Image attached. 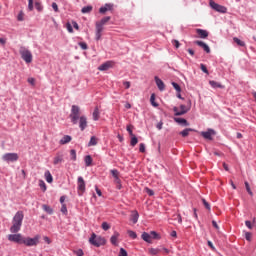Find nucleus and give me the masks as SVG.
Instances as JSON below:
<instances>
[{
	"instance_id": "obj_20",
	"label": "nucleus",
	"mask_w": 256,
	"mask_h": 256,
	"mask_svg": "<svg viewBox=\"0 0 256 256\" xmlns=\"http://www.w3.org/2000/svg\"><path fill=\"white\" fill-rule=\"evenodd\" d=\"M175 123L178 125H183V127H189V122L185 118H174Z\"/></svg>"
},
{
	"instance_id": "obj_12",
	"label": "nucleus",
	"mask_w": 256,
	"mask_h": 256,
	"mask_svg": "<svg viewBox=\"0 0 256 256\" xmlns=\"http://www.w3.org/2000/svg\"><path fill=\"white\" fill-rule=\"evenodd\" d=\"M194 44L198 45V47H201L203 51H205V53H211V48L209 47V45H207V43L201 40H196L194 41Z\"/></svg>"
},
{
	"instance_id": "obj_13",
	"label": "nucleus",
	"mask_w": 256,
	"mask_h": 256,
	"mask_svg": "<svg viewBox=\"0 0 256 256\" xmlns=\"http://www.w3.org/2000/svg\"><path fill=\"white\" fill-rule=\"evenodd\" d=\"M113 61H107L103 64H101L99 67H98V70L99 71H109V69H111V67H113Z\"/></svg>"
},
{
	"instance_id": "obj_36",
	"label": "nucleus",
	"mask_w": 256,
	"mask_h": 256,
	"mask_svg": "<svg viewBox=\"0 0 256 256\" xmlns=\"http://www.w3.org/2000/svg\"><path fill=\"white\" fill-rule=\"evenodd\" d=\"M160 251H161V250L158 249V248H150V249H149L150 255H159Z\"/></svg>"
},
{
	"instance_id": "obj_41",
	"label": "nucleus",
	"mask_w": 256,
	"mask_h": 256,
	"mask_svg": "<svg viewBox=\"0 0 256 256\" xmlns=\"http://www.w3.org/2000/svg\"><path fill=\"white\" fill-rule=\"evenodd\" d=\"M244 185L246 187L247 193H249L251 197H253V191H251V186H249V182H245Z\"/></svg>"
},
{
	"instance_id": "obj_17",
	"label": "nucleus",
	"mask_w": 256,
	"mask_h": 256,
	"mask_svg": "<svg viewBox=\"0 0 256 256\" xmlns=\"http://www.w3.org/2000/svg\"><path fill=\"white\" fill-rule=\"evenodd\" d=\"M197 35H199L200 39H207L209 37V32L203 29H196Z\"/></svg>"
},
{
	"instance_id": "obj_8",
	"label": "nucleus",
	"mask_w": 256,
	"mask_h": 256,
	"mask_svg": "<svg viewBox=\"0 0 256 256\" xmlns=\"http://www.w3.org/2000/svg\"><path fill=\"white\" fill-rule=\"evenodd\" d=\"M180 112L175 113V117H181V115H185L186 113H189L191 111V100H188V106H185L184 104L180 105Z\"/></svg>"
},
{
	"instance_id": "obj_61",
	"label": "nucleus",
	"mask_w": 256,
	"mask_h": 256,
	"mask_svg": "<svg viewBox=\"0 0 256 256\" xmlns=\"http://www.w3.org/2000/svg\"><path fill=\"white\" fill-rule=\"evenodd\" d=\"M123 85H124L125 89H129L131 87V82L125 81V82H123Z\"/></svg>"
},
{
	"instance_id": "obj_25",
	"label": "nucleus",
	"mask_w": 256,
	"mask_h": 256,
	"mask_svg": "<svg viewBox=\"0 0 256 256\" xmlns=\"http://www.w3.org/2000/svg\"><path fill=\"white\" fill-rule=\"evenodd\" d=\"M131 221L135 224L139 221V212L133 211L131 215Z\"/></svg>"
},
{
	"instance_id": "obj_4",
	"label": "nucleus",
	"mask_w": 256,
	"mask_h": 256,
	"mask_svg": "<svg viewBox=\"0 0 256 256\" xmlns=\"http://www.w3.org/2000/svg\"><path fill=\"white\" fill-rule=\"evenodd\" d=\"M21 55V59L25 61V63H32L33 62V54L31 51L25 47H21L19 51Z\"/></svg>"
},
{
	"instance_id": "obj_32",
	"label": "nucleus",
	"mask_w": 256,
	"mask_h": 256,
	"mask_svg": "<svg viewBox=\"0 0 256 256\" xmlns=\"http://www.w3.org/2000/svg\"><path fill=\"white\" fill-rule=\"evenodd\" d=\"M234 43H237L239 47H245V42L237 37L233 38Z\"/></svg>"
},
{
	"instance_id": "obj_46",
	"label": "nucleus",
	"mask_w": 256,
	"mask_h": 256,
	"mask_svg": "<svg viewBox=\"0 0 256 256\" xmlns=\"http://www.w3.org/2000/svg\"><path fill=\"white\" fill-rule=\"evenodd\" d=\"M110 173H111L112 177H114V179L119 177V170H117V169L111 170Z\"/></svg>"
},
{
	"instance_id": "obj_38",
	"label": "nucleus",
	"mask_w": 256,
	"mask_h": 256,
	"mask_svg": "<svg viewBox=\"0 0 256 256\" xmlns=\"http://www.w3.org/2000/svg\"><path fill=\"white\" fill-rule=\"evenodd\" d=\"M39 187L42 189V191H47V185L45 184V181L39 180Z\"/></svg>"
},
{
	"instance_id": "obj_51",
	"label": "nucleus",
	"mask_w": 256,
	"mask_h": 256,
	"mask_svg": "<svg viewBox=\"0 0 256 256\" xmlns=\"http://www.w3.org/2000/svg\"><path fill=\"white\" fill-rule=\"evenodd\" d=\"M75 255L77 256H83L85 253L83 252V249H78L74 251Z\"/></svg>"
},
{
	"instance_id": "obj_23",
	"label": "nucleus",
	"mask_w": 256,
	"mask_h": 256,
	"mask_svg": "<svg viewBox=\"0 0 256 256\" xmlns=\"http://www.w3.org/2000/svg\"><path fill=\"white\" fill-rule=\"evenodd\" d=\"M143 241H145L146 243H151V234L147 233V232H143L141 235Z\"/></svg>"
},
{
	"instance_id": "obj_43",
	"label": "nucleus",
	"mask_w": 256,
	"mask_h": 256,
	"mask_svg": "<svg viewBox=\"0 0 256 256\" xmlns=\"http://www.w3.org/2000/svg\"><path fill=\"white\" fill-rule=\"evenodd\" d=\"M78 45L79 47H81L83 51H87V49H89V47L87 46V43L85 42H79Z\"/></svg>"
},
{
	"instance_id": "obj_60",
	"label": "nucleus",
	"mask_w": 256,
	"mask_h": 256,
	"mask_svg": "<svg viewBox=\"0 0 256 256\" xmlns=\"http://www.w3.org/2000/svg\"><path fill=\"white\" fill-rule=\"evenodd\" d=\"M139 151L140 153H145V145L143 143L140 144Z\"/></svg>"
},
{
	"instance_id": "obj_45",
	"label": "nucleus",
	"mask_w": 256,
	"mask_h": 256,
	"mask_svg": "<svg viewBox=\"0 0 256 256\" xmlns=\"http://www.w3.org/2000/svg\"><path fill=\"white\" fill-rule=\"evenodd\" d=\"M151 239H160L159 234L156 231L150 232Z\"/></svg>"
},
{
	"instance_id": "obj_5",
	"label": "nucleus",
	"mask_w": 256,
	"mask_h": 256,
	"mask_svg": "<svg viewBox=\"0 0 256 256\" xmlns=\"http://www.w3.org/2000/svg\"><path fill=\"white\" fill-rule=\"evenodd\" d=\"M39 239H41V236L36 235L34 238H23V245H26V247H35L39 245Z\"/></svg>"
},
{
	"instance_id": "obj_19",
	"label": "nucleus",
	"mask_w": 256,
	"mask_h": 256,
	"mask_svg": "<svg viewBox=\"0 0 256 256\" xmlns=\"http://www.w3.org/2000/svg\"><path fill=\"white\" fill-rule=\"evenodd\" d=\"M72 137L70 135H64L62 139L59 141L60 145H67V143H71Z\"/></svg>"
},
{
	"instance_id": "obj_28",
	"label": "nucleus",
	"mask_w": 256,
	"mask_h": 256,
	"mask_svg": "<svg viewBox=\"0 0 256 256\" xmlns=\"http://www.w3.org/2000/svg\"><path fill=\"white\" fill-rule=\"evenodd\" d=\"M84 161L86 167H91V164L93 163V158L91 157V155H87L85 156Z\"/></svg>"
},
{
	"instance_id": "obj_44",
	"label": "nucleus",
	"mask_w": 256,
	"mask_h": 256,
	"mask_svg": "<svg viewBox=\"0 0 256 256\" xmlns=\"http://www.w3.org/2000/svg\"><path fill=\"white\" fill-rule=\"evenodd\" d=\"M172 86L177 93H181V86H179L176 82H172Z\"/></svg>"
},
{
	"instance_id": "obj_33",
	"label": "nucleus",
	"mask_w": 256,
	"mask_h": 256,
	"mask_svg": "<svg viewBox=\"0 0 256 256\" xmlns=\"http://www.w3.org/2000/svg\"><path fill=\"white\" fill-rule=\"evenodd\" d=\"M93 11V6H84L81 10L82 13H91Z\"/></svg>"
},
{
	"instance_id": "obj_48",
	"label": "nucleus",
	"mask_w": 256,
	"mask_h": 256,
	"mask_svg": "<svg viewBox=\"0 0 256 256\" xmlns=\"http://www.w3.org/2000/svg\"><path fill=\"white\" fill-rule=\"evenodd\" d=\"M25 14L23 13V11H20L18 16H17V20L18 21H24L25 20Z\"/></svg>"
},
{
	"instance_id": "obj_53",
	"label": "nucleus",
	"mask_w": 256,
	"mask_h": 256,
	"mask_svg": "<svg viewBox=\"0 0 256 256\" xmlns=\"http://www.w3.org/2000/svg\"><path fill=\"white\" fill-rule=\"evenodd\" d=\"M146 193L149 197H153V195H155V192L150 188H146Z\"/></svg>"
},
{
	"instance_id": "obj_29",
	"label": "nucleus",
	"mask_w": 256,
	"mask_h": 256,
	"mask_svg": "<svg viewBox=\"0 0 256 256\" xmlns=\"http://www.w3.org/2000/svg\"><path fill=\"white\" fill-rule=\"evenodd\" d=\"M42 209L48 213V215H53V208H51L49 205L44 204L42 205Z\"/></svg>"
},
{
	"instance_id": "obj_2",
	"label": "nucleus",
	"mask_w": 256,
	"mask_h": 256,
	"mask_svg": "<svg viewBox=\"0 0 256 256\" xmlns=\"http://www.w3.org/2000/svg\"><path fill=\"white\" fill-rule=\"evenodd\" d=\"M25 215L23 211H18L13 217V225L10 227L12 233H19L21 231V226L23 225V219Z\"/></svg>"
},
{
	"instance_id": "obj_24",
	"label": "nucleus",
	"mask_w": 256,
	"mask_h": 256,
	"mask_svg": "<svg viewBox=\"0 0 256 256\" xmlns=\"http://www.w3.org/2000/svg\"><path fill=\"white\" fill-rule=\"evenodd\" d=\"M59 163H63V155L62 154H57L56 157L54 158L53 164L59 165Z\"/></svg>"
},
{
	"instance_id": "obj_50",
	"label": "nucleus",
	"mask_w": 256,
	"mask_h": 256,
	"mask_svg": "<svg viewBox=\"0 0 256 256\" xmlns=\"http://www.w3.org/2000/svg\"><path fill=\"white\" fill-rule=\"evenodd\" d=\"M66 29L68 31V33H73V26L71 25V23H67L66 24Z\"/></svg>"
},
{
	"instance_id": "obj_15",
	"label": "nucleus",
	"mask_w": 256,
	"mask_h": 256,
	"mask_svg": "<svg viewBox=\"0 0 256 256\" xmlns=\"http://www.w3.org/2000/svg\"><path fill=\"white\" fill-rule=\"evenodd\" d=\"M106 11H113V4L106 3L104 6L99 8V13L105 15Z\"/></svg>"
},
{
	"instance_id": "obj_7",
	"label": "nucleus",
	"mask_w": 256,
	"mask_h": 256,
	"mask_svg": "<svg viewBox=\"0 0 256 256\" xmlns=\"http://www.w3.org/2000/svg\"><path fill=\"white\" fill-rule=\"evenodd\" d=\"M209 6L211 7V9H213L214 11H217V13H227V7L216 3L213 0L209 1Z\"/></svg>"
},
{
	"instance_id": "obj_59",
	"label": "nucleus",
	"mask_w": 256,
	"mask_h": 256,
	"mask_svg": "<svg viewBox=\"0 0 256 256\" xmlns=\"http://www.w3.org/2000/svg\"><path fill=\"white\" fill-rule=\"evenodd\" d=\"M173 44L176 47V49H179V47H181V43H179V40H173Z\"/></svg>"
},
{
	"instance_id": "obj_57",
	"label": "nucleus",
	"mask_w": 256,
	"mask_h": 256,
	"mask_svg": "<svg viewBox=\"0 0 256 256\" xmlns=\"http://www.w3.org/2000/svg\"><path fill=\"white\" fill-rule=\"evenodd\" d=\"M245 225H246V227H247L248 229H253V224L251 223V221L246 220V221H245Z\"/></svg>"
},
{
	"instance_id": "obj_63",
	"label": "nucleus",
	"mask_w": 256,
	"mask_h": 256,
	"mask_svg": "<svg viewBox=\"0 0 256 256\" xmlns=\"http://www.w3.org/2000/svg\"><path fill=\"white\" fill-rule=\"evenodd\" d=\"M212 225H213V228H214V229L219 230V225L217 224V221L213 220V221H212Z\"/></svg>"
},
{
	"instance_id": "obj_3",
	"label": "nucleus",
	"mask_w": 256,
	"mask_h": 256,
	"mask_svg": "<svg viewBox=\"0 0 256 256\" xmlns=\"http://www.w3.org/2000/svg\"><path fill=\"white\" fill-rule=\"evenodd\" d=\"M90 245H93L94 247H103L107 243V240L101 236H97L96 233H93L91 237L89 238Z\"/></svg>"
},
{
	"instance_id": "obj_55",
	"label": "nucleus",
	"mask_w": 256,
	"mask_h": 256,
	"mask_svg": "<svg viewBox=\"0 0 256 256\" xmlns=\"http://www.w3.org/2000/svg\"><path fill=\"white\" fill-rule=\"evenodd\" d=\"M52 9L55 11V13H59V6L57 5V3H52Z\"/></svg>"
},
{
	"instance_id": "obj_42",
	"label": "nucleus",
	"mask_w": 256,
	"mask_h": 256,
	"mask_svg": "<svg viewBox=\"0 0 256 256\" xmlns=\"http://www.w3.org/2000/svg\"><path fill=\"white\" fill-rule=\"evenodd\" d=\"M102 229H103V231H109V229H111V225H109V223H107V222H103Z\"/></svg>"
},
{
	"instance_id": "obj_34",
	"label": "nucleus",
	"mask_w": 256,
	"mask_h": 256,
	"mask_svg": "<svg viewBox=\"0 0 256 256\" xmlns=\"http://www.w3.org/2000/svg\"><path fill=\"white\" fill-rule=\"evenodd\" d=\"M150 103H151L152 107H159V104L157 102H155V94H151Z\"/></svg>"
},
{
	"instance_id": "obj_27",
	"label": "nucleus",
	"mask_w": 256,
	"mask_h": 256,
	"mask_svg": "<svg viewBox=\"0 0 256 256\" xmlns=\"http://www.w3.org/2000/svg\"><path fill=\"white\" fill-rule=\"evenodd\" d=\"M44 175L47 183H53V175H51L49 170H47Z\"/></svg>"
},
{
	"instance_id": "obj_6",
	"label": "nucleus",
	"mask_w": 256,
	"mask_h": 256,
	"mask_svg": "<svg viewBox=\"0 0 256 256\" xmlns=\"http://www.w3.org/2000/svg\"><path fill=\"white\" fill-rule=\"evenodd\" d=\"M2 161H5L6 163H15V161H19V154L6 153L2 156Z\"/></svg>"
},
{
	"instance_id": "obj_10",
	"label": "nucleus",
	"mask_w": 256,
	"mask_h": 256,
	"mask_svg": "<svg viewBox=\"0 0 256 256\" xmlns=\"http://www.w3.org/2000/svg\"><path fill=\"white\" fill-rule=\"evenodd\" d=\"M204 139H208V141H213V135H217L214 129L209 128L207 131H202L200 133Z\"/></svg>"
},
{
	"instance_id": "obj_18",
	"label": "nucleus",
	"mask_w": 256,
	"mask_h": 256,
	"mask_svg": "<svg viewBox=\"0 0 256 256\" xmlns=\"http://www.w3.org/2000/svg\"><path fill=\"white\" fill-rule=\"evenodd\" d=\"M209 85L212 89H225V86L215 80H210Z\"/></svg>"
},
{
	"instance_id": "obj_1",
	"label": "nucleus",
	"mask_w": 256,
	"mask_h": 256,
	"mask_svg": "<svg viewBox=\"0 0 256 256\" xmlns=\"http://www.w3.org/2000/svg\"><path fill=\"white\" fill-rule=\"evenodd\" d=\"M69 118L73 125H77V123H79V129L81 131L87 129V116H81V108L78 105H72Z\"/></svg>"
},
{
	"instance_id": "obj_16",
	"label": "nucleus",
	"mask_w": 256,
	"mask_h": 256,
	"mask_svg": "<svg viewBox=\"0 0 256 256\" xmlns=\"http://www.w3.org/2000/svg\"><path fill=\"white\" fill-rule=\"evenodd\" d=\"M154 81H155L159 91H165V83L163 82V80H161L160 78L155 76Z\"/></svg>"
},
{
	"instance_id": "obj_11",
	"label": "nucleus",
	"mask_w": 256,
	"mask_h": 256,
	"mask_svg": "<svg viewBox=\"0 0 256 256\" xmlns=\"http://www.w3.org/2000/svg\"><path fill=\"white\" fill-rule=\"evenodd\" d=\"M23 235L17 233V234H9L8 235V241H12V243H23Z\"/></svg>"
},
{
	"instance_id": "obj_39",
	"label": "nucleus",
	"mask_w": 256,
	"mask_h": 256,
	"mask_svg": "<svg viewBox=\"0 0 256 256\" xmlns=\"http://www.w3.org/2000/svg\"><path fill=\"white\" fill-rule=\"evenodd\" d=\"M127 233H128V235H129V237H130L131 239H136V238H137V233H136L135 231H133V230H128Z\"/></svg>"
},
{
	"instance_id": "obj_58",
	"label": "nucleus",
	"mask_w": 256,
	"mask_h": 256,
	"mask_svg": "<svg viewBox=\"0 0 256 256\" xmlns=\"http://www.w3.org/2000/svg\"><path fill=\"white\" fill-rule=\"evenodd\" d=\"M28 9L29 11H33V0H28Z\"/></svg>"
},
{
	"instance_id": "obj_31",
	"label": "nucleus",
	"mask_w": 256,
	"mask_h": 256,
	"mask_svg": "<svg viewBox=\"0 0 256 256\" xmlns=\"http://www.w3.org/2000/svg\"><path fill=\"white\" fill-rule=\"evenodd\" d=\"M95 145H97V138H96L95 136H92V137L90 138L89 143H88V147H93V146H95Z\"/></svg>"
},
{
	"instance_id": "obj_62",
	"label": "nucleus",
	"mask_w": 256,
	"mask_h": 256,
	"mask_svg": "<svg viewBox=\"0 0 256 256\" xmlns=\"http://www.w3.org/2000/svg\"><path fill=\"white\" fill-rule=\"evenodd\" d=\"M95 191H96L98 197H101V195H103V193L101 192V190L97 186L95 187Z\"/></svg>"
},
{
	"instance_id": "obj_37",
	"label": "nucleus",
	"mask_w": 256,
	"mask_h": 256,
	"mask_svg": "<svg viewBox=\"0 0 256 256\" xmlns=\"http://www.w3.org/2000/svg\"><path fill=\"white\" fill-rule=\"evenodd\" d=\"M202 203H203L205 209H207L208 211H211V204H209V202H207V200H205V198H202Z\"/></svg>"
},
{
	"instance_id": "obj_35",
	"label": "nucleus",
	"mask_w": 256,
	"mask_h": 256,
	"mask_svg": "<svg viewBox=\"0 0 256 256\" xmlns=\"http://www.w3.org/2000/svg\"><path fill=\"white\" fill-rule=\"evenodd\" d=\"M70 157L72 161H77V151L75 149L70 150Z\"/></svg>"
},
{
	"instance_id": "obj_30",
	"label": "nucleus",
	"mask_w": 256,
	"mask_h": 256,
	"mask_svg": "<svg viewBox=\"0 0 256 256\" xmlns=\"http://www.w3.org/2000/svg\"><path fill=\"white\" fill-rule=\"evenodd\" d=\"M111 21V16H106L102 18L99 22H97L99 25H105L106 23H109Z\"/></svg>"
},
{
	"instance_id": "obj_56",
	"label": "nucleus",
	"mask_w": 256,
	"mask_h": 256,
	"mask_svg": "<svg viewBox=\"0 0 256 256\" xmlns=\"http://www.w3.org/2000/svg\"><path fill=\"white\" fill-rule=\"evenodd\" d=\"M252 234L251 232H245V239L246 241H251Z\"/></svg>"
},
{
	"instance_id": "obj_49",
	"label": "nucleus",
	"mask_w": 256,
	"mask_h": 256,
	"mask_svg": "<svg viewBox=\"0 0 256 256\" xmlns=\"http://www.w3.org/2000/svg\"><path fill=\"white\" fill-rule=\"evenodd\" d=\"M35 9L41 12L43 11V5H41L40 2H35Z\"/></svg>"
},
{
	"instance_id": "obj_47",
	"label": "nucleus",
	"mask_w": 256,
	"mask_h": 256,
	"mask_svg": "<svg viewBox=\"0 0 256 256\" xmlns=\"http://www.w3.org/2000/svg\"><path fill=\"white\" fill-rule=\"evenodd\" d=\"M200 69L203 71V73H206V75H209V70L207 69V66L205 64H200Z\"/></svg>"
},
{
	"instance_id": "obj_52",
	"label": "nucleus",
	"mask_w": 256,
	"mask_h": 256,
	"mask_svg": "<svg viewBox=\"0 0 256 256\" xmlns=\"http://www.w3.org/2000/svg\"><path fill=\"white\" fill-rule=\"evenodd\" d=\"M61 213H63V215H67V205L66 204H62Z\"/></svg>"
},
{
	"instance_id": "obj_64",
	"label": "nucleus",
	"mask_w": 256,
	"mask_h": 256,
	"mask_svg": "<svg viewBox=\"0 0 256 256\" xmlns=\"http://www.w3.org/2000/svg\"><path fill=\"white\" fill-rule=\"evenodd\" d=\"M72 25L74 27V29H76L77 31H79V24L75 21L72 22Z\"/></svg>"
},
{
	"instance_id": "obj_54",
	"label": "nucleus",
	"mask_w": 256,
	"mask_h": 256,
	"mask_svg": "<svg viewBox=\"0 0 256 256\" xmlns=\"http://www.w3.org/2000/svg\"><path fill=\"white\" fill-rule=\"evenodd\" d=\"M119 256H128L127 250H125V248H120Z\"/></svg>"
},
{
	"instance_id": "obj_22",
	"label": "nucleus",
	"mask_w": 256,
	"mask_h": 256,
	"mask_svg": "<svg viewBox=\"0 0 256 256\" xmlns=\"http://www.w3.org/2000/svg\"><path fill=\"white\" fill-rule=\"evenodd\" d=\"M119 232H114V235L111 236L110 242L112 245L117 246V239H119Z\"/></svg>"
},
{
	"instance_id": "obj_21",
	"label": "nucleus",
	"mask_w": 256,
	"mask_h": 256,
	"mask_svg": "<svg viewBox=\"0 0 256 256\" xmlns=\"http://www.w3.org/2000/svg\"><path fill=\"white\" fill-rule=\"evenodd\" d=\"M100 112H99V107H95L93 113H92V117H93V121H99V117H100Z\"/></svg>"
},
{
	"instance_id": "obj_9",
	"label": "nucleus",
	"mask_w": 256,
	"mask_h": 256,
	"mask_svg": "<svg viewBox=\"0 0 256 256\" xmlns=\"http://www.w3.org/2000/svg\"><path fill=\"white\" fill-rule=\"evenodd\" d=\"M78 195L79 197H83V194L85 193V180L80 176L78 177Z\"/></svg>"
},
{
	"instance_id": "obj_40",
	"label": "nucleus",
	"mask_w": 256,
	"mask_h": 256,
	"mask_svg": "<svg viewBox=\"0 0 256 256\" xmlns=\"http://www.w3.org/2000/svg\"><path fill=\"white\" fill-rule=\"evenodd\" d=\"M137 143H139V139H137L136 136H133V137L131 138L130 145H131L132 147H135V145H137Z\"/></svg>"
},
{
	"instance_id": "obj_14",
	"label": "nucleus",
	"mask_w": 256,
	"mask_h": 256,
	"mask_svg": "<svg viewBox=\"0 0 256 256\" xmlns=\"http://www.w3.org/2000/svg\"><path fill=\"white\" fill-rule=\"evenodd\" d=\"M101 33H103V25H101L98 22H96V33H95L96 41H100L101 35H102Z\"/></svg>"
},
{
	"instance_id": "obj_26",
	"label": "nucleus",
	"mask_w": 256,
	"mask_h": 256,
	"mask_svg": "<svg viewBox=\"0 0 256 256\" xmlns=\"http://www.w3.org/2000/svg\"><path fill=\"white\" fill-rule=\"evenodd\" d=\"M191 131H195V129L192 128H185L184 130H182L179 134L182 135L183 137H188L189 133H191Z\"/></svg>"
}]
</instances>
